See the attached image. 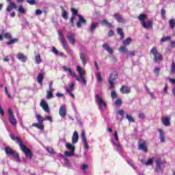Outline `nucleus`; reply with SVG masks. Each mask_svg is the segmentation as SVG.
<instances>
[{"label":"nucleus","mask_w":175,"mask_h":175,"mask_svg":"<svg viewBox=\"0 0 175 175\" xmlns=\"http://www.w3.org/2000/svg\"><path fill=\"white\" fill-rule=\"evenodd\" d=\"M96 103L98 107L99 110L103 111L107 107V104L102 97L98 94L95 95Z\"/></svg>","instance_id":"1"},{"label":"nucleus","mask_w":175,"mask_h":175,"mask_svg":"<svg viewBox=\"0 0 175 175\" xmlns=\"http://www.w3.org/2000/svg\"><path fill=\"white\" fill-rule=\"evenodd\" d=\"M118 77V75H117V72H113L110 75L108 79V83L109 84V90H113V88H114V85H116V80H117Z\"/></svg>","instance_id":"2"},{"label":"nucleus","mask_w":175,"mask_h":175,"mask_svg":"<svg viewBox=\"0 0 175 175\" xmlns=\"http://www.w3.org/2000/svg\"><path fill=\"white\" fill-rule=\"evenodd\" d=\"M150 54H152L154 55L153 59L154 62H157V64H159V62L163 59L162 55L160 54L159 52H158L157 48H152L150 51Z\"/></svg>","instance_id":"3"},{"label":"nucleus","mask_w":175,"mask_h":175,"mask_svg":"<svg viewBox=\"0 0 175 175\" xmlns=\"http://www.w3.org/2000/svg\"><path fill=\"white\" fill-rule=\"evenodd\" d=\"M66 148L70 150V152L66 151L64 152L66 157H73L75 155V151L76 150L75 146L72 145V144L67 143L66 144Z\"/></svg>","instance_id":"4"},{"label":"nucleus","mask_w":175,"mask_h":175,"mask_svg":"<svg viewBox=\"0 0 175 175\" xmlns=\"http://www.w3.org/2000/svg\"><path fill=\"white\" fill-rule=\"evenodd\" d=\"M5 154H7V155H12V157H14V158H15V159H16V162H20V156L18 155V154L16 153V152H14V150H13V149L10 148L9 147H5Z\"/></svg>","instance_id":"5"},{"label":"nucleus","mask_w":175,"mask_h":175,"mask_svg":"<svg viewBox=\"0 0 175 175\" xmlns=\"http://www.w3.org/2000/svg\"><path fill=\"white\" fill-rule=\"evenodd\" d=\"M156 166L154 168V172L156 173H159V172H163V168L162 167V165H163V161L161 159H157L155 161Z\"/></svg>","instance_id":"6"},{"label":"nucleus","mask_w":175,"mask_h":175,"mask_svg":"<svg viewBox=\"0 0 175 175\" xmlns=\"http://www.w3.org/2000/svg\"><path fill=\"white\" fill-rule=\"evenodd\" d=\"M21 151H23V152L25 153V157L27 158H29V159H32L33 154L31 150L28 149L27 146H25V145H21Z\"/></svg>","instance_id":"7"},{"label":"nucleus","mask_w":175,"mask_h":175,"mask_svg":"<svg viewBox=\"0 0 175 175\" xmlns=\"http://www.w3.org/2000/svg\"><path fill=\"white\" fill-rule=\"evenodd\" d=\"M66 38L69 41V42L70 43V44H72V46H75L76 43V39L75 38V33H73V32L72 31H68L67 33Z\"/></svg>","instance_id":"8"},{"label":"nucleus","mask_w":175,"mask_h":175,"mask_svg":"<svg viewBox=\"0 0 175 175\" xmlns=\"http://www.w3.org/2000/svg\"><path fill=\"white\" fill-rule=\"evenodd\" d=\"M81 139L83 143L84 148L86 151H88V148H90V146L88 145V142H87V137H85V133L82 131L81 133Z\"/></svg>","instance_id":"9"},{"label":"nucleus","mask_w":175,"mask_h":175,"mask_svg":"<svg viewBox=\"0 0 175 175\" xmlns=\"http://www.w3.org/2000/svg\"><path fill=\"white\" fill-rule=\"evenodd\" d=\"M40 106L42 107L43 110L46 113H50V108L49 107V104H47V102H46V100H42L40 103Z\"/></svg>","instance_id":"10"},{"label":"nucleus","mask_w":175,"mask_h":175,"mask_svg":"<svg viewBox=\"0 0 175 175\" xmlns=\"http://www.w3.org/2000/svg\"><path fill=\"white\" fill-rule=\"evenodd\" d=\"M58 35L59 40H60L63 47H66L65 44H66V40L65 39V36H64L61 30H58Z\"/></svg>","instance_id":"11"},{"label":"nucleus","mask_w":175,"mask_h":175,"mask_svg":"<svg viewBox=\"0 0 175 175\" xmlns=\"http://www.w3.org/2000/svg\"><path fill=\"white\" fill-rule=\"evenodd\" d=\"M161 122L164 126H170V117L163 116L161 118Z\"/></svg>","instance_id":"12"},{"label":"nucleus","mask_w":175,"mask_h":175,"mask_svg":"<svg viewBox=\"0 0 175 175\" xmlns=\"http://www.w3.org/2000/svg\"><path fill=\"white\" fill-rule=\"evenodd\" d=\"M79 21L77 23V28H81V24H87V20H85L83 16L78 15Z\"/></svg>","instance_id":"13"},{"label":"nucleus","mask_w":175,"mask_h":175,"mask_svg":"<svg viewBox=\"0 0 175 175\" xmlns=\"http://www.w3.org/2000/svg\"><path fill=\"white\" fill-rule=\"evenodd\" d=\"M71 12L72 13L71 18H70V23H71V25L72 27H73V25H75V16H77V13H79V10L75 9V8H71Z\"/></svg>","instance_id":"14"},{"label":"nucleus","mask_w":175,"mask_h":175,"mask_svg":"<svg viewBox=\"0 0 175 175\" xmlns=\"http://www.w3.org/2000/svg\"><path fill=\"white\" fill-rule=\"evenodd\" d=\"M10 136L12 140H13L14 142H16L18 144H19V146L21 148V146H24V144H23V141L20 139V137H16L13 134H10Z\"/></svg>","instance_id":"15"},{"label":"nucleus","mask_w":175,"mask_h":175,"mask_svg":"<svg viewBox=\"0 0 175 175\" xmlns=\"http://www.w3.org/2000/svg\"><path fill=\"white\" fill-rule=\"evenodd\" d=\"M59 114L60 117H66V107L65 105H63L60 107L59 110Z\"/></svg>","instance_id":"16"},{"label":"nucleus","mask_w":175,"mask_h":175,"mask_svg":"<svg viewBox=\"0 0 175 175\" xmlns=\"http://www.w3.org/2000/svg\"><path fill=\"white\" fill-rule=\"evenodd\" d=\"M13 9H17V5L14 2H10L6 8V12L10 13Z\"/></svg>","instance_id":"17"},{"label":"nucleus","mask_w":175,"mask_h":175,"mask_svg":"<svg viewBox=\"0 0 175 175\" xmlns=\"http://www.w3.org/2000/svg\"><path fill=\"white\" fill-rule=\"evenodd\" d=\"M158 132L159 133L160 142L161 143H165V142H166V139L165 138V132L161 129H159Z\"/></svg>","instance_id":"18"},{"label":"nucleus","mask_w":175,"mask_h":175,"mask_svg":"<svg viewBox=\"0 0 175 175\" xmlns=\"http://www.w3.org/2000/svg\"><path fill=\"white\" fill-rule=\"evenodd\" d=\"M75 90V83H72L70 85L69 88L66 90V92H68L72 98H75V94L72 92Z\"/></svg>","instance_id":"19"},{"label":"nucleus","mask_w":175,"mask_h":175,"mask_svg":"<svg viewBox=\"0 0 175 175\" xmlns=\"http://www.w3.org/2000/svg\"><path fill=\"white\" fill-rule=\"evenodd\" d=\"M103 47L107 51V53H109V54H113L114 53L107 42L104 43Z\"/></svg>","instance_id":"20"},{"label":"nucleus","mask_w":175,"mask_h":175,"mask_svg":"<svg viewBox=\"0 0 175 175\" xmlns=\"http://www.w3.org/2000/svg\"><path fill=\"white\" fill-rule=\"evenodd\" d=\"M142 27L145 28V29H150V28L152 29V21H148L146 23H144Z\"/></svg>","instance_id":"21"},{"label":"nucleus","mask_w":175,"mask_h":175,"mask_svg":"<svg viewBox=\"0 0 175 175\" xmlns=\"http://www.w3.org/2000/svg\"><path fill=\"white\" fill-rule=\"evenodd\" d=\"M77 142H79V133H77V131H75L72 137V143L76 144Z\"/></svg>","instance_id":"22"},{"label":"nucleus","mask_w":175,"mask_h":175,"mask_svg":"<svg viewBox=\"0 0 175 175\" xmlns=\"http://www.w3.org/2000/svg\"><path fill=\"white\" fill-rule=\"evenodd\" d=\"M120 92L122 94H130L131 88H128V86L123 85L120 88Z\"/></svg>","instance_id":"23"},{"label":"nucleus","mask_w":175,"mask_h":175,"mask_svg":"<svg viewBox=\"0 0 175 175\" xmlns=\"http://www.w3.org/2000/svg\"><path fill=\"white\" fill-rule=\"evenodd\" d=\"M63 70H64V72H68L70 75V76H72V77H76V73L73 72L70 68L63 66Z\"/></svg>","instance_id":"24"},{"label":"nucleus","mask_w":175,"mask_h":175,"mask_svg":"<svg viewBox=\"0 0 175 175\" xmlns=\"http://www.w3.org/2000/svg\"><path fill=\"white\" fill-rule=\"evenodd\" d=\"M43 80H44V76L43 75V74H38L37 77V81L38 84H40V85H43Z\"/></svg>","instance_id":"25"},{"label":"nucleus","mask_w":175,"mask_h":175,"mask_svg":"<svg viewBox=\"0 0 175 175\" xmlns=\"http://www.w3.org/2000/svg\"><path fill=\"white\" fill-rule=\"evenodd\" d=\"M16 58L19 59V61H21L22 62H27V56L24 55V54L23 53H18Z\"/></svg>","instance_id":"26"},{"label":"nucleus","mask_w":175,"mask_h":175,"mask_svg":"<svg viewBox=\"0 0 175 175\" xmlns=\"http://www.w3.org/2000/svg\"><path fill=\"white\" fill-rule=\"evenodd\" d=\"M113 16L114 18H116V20L118 21V23H125V19H124V18H122V16H121L120 14H115Z\"/></svg>","instance_id":"27"},{"label":"nucleus","mask_w":175,"mask_h":175,"mask_svg":"<svg viewBox=\"0 0 175 175\" xmlns=\"http://www.w3.org/2000/svg\"><path fill=\"white\" fill-rule=\"evenodd\" d=\"M77 72L79 73V78L80 77H84V75H85V70H83V68H81V67L78 66L77 68Z\"/></svg>","instance_id":"28"},{"label":"nucleus","mask_w":175,"mask_h":175,"mask_svg":"<svg viewBox=\"0 0 175 175\" xmlns=\"http://www.w3.org/2000/svg\"><path fill=\"white\" fill-rule=\"evenodd\" d=\"M8 120L10 124H12L14 126H16V125H17V120L16 119V118H14V115L10 116Z\"/></svg>","instance_id":"29"},{"label":"nucleus","mask_w":175,"mask_h":175,"mask_svg":"<svg viewBox=\"0 0 175 175\" xmlns=\"http://www.w3.org/2000/svg\"><path fill=\"white\" fill-rule=\"evenodd\" d=\"M119 51L120 53H122V54H128L129 51L128 50V48H126L125 45H123L119 48Z\"/></svg>","instance_id":"30"},{"label":"nucleus","mask_w":175,"mask_h":175,"mask_svg":"<svg viewBox=\"0 0 175 175\" xmlns=\"http://www.w3.org/2000/svg\"><path fill=\"white\" fill-rule=\"evenodd\" d=\"M80 59L82 61V64L84 66L87 65V57H85V54L80 53Z\"/></svg>","instance_id":"31"},{"label":"nucleus","mask_w":175,"mask_h":175,"mask_svg":"<svg viewBox=\"0 0 175 175\" xmlns=\"http://www.w3.org/2000/svg\"><path fill=\"white\" fill-rule=\"evenodd\" d=\"M60 8L62 12V17H63L64 18V20H68V12H66V10H65V8H64V7L61 6Z\"/></svg>","instance_id":"32"},{"label":"nucleus","mask_w":175,"mask_h":175,"mask_svg":"<svg viewBox=\"0 0 175 175\" xmlns=\"http://www.w3.org/2000/svg\"><path fill=\"white\" fill-rule=\"evenodd\" d=\"M75 78L77 81H81L83 85H87V80H85V78H84V77H81L79 78L77 77V75H76Z\"/></svg>","instance_id":"33"},{"label":"nucleus","mask_w":175,"mask_h":175,"mask_svg":"<svg viewBox=\"0 0 175 175\" xmlns=\"http://www.w3.org/2000/svg\"><path fill=\"white\" fill-rule=\"evenodd\" d=\"M138 18L142 25L144 23H146V18H147V16L144 14H142L138 16Z\"/></svg>","instance_id":"34"},{"label":"nucleus","mask_w":175,"mask_h":175,"mask_svg":"<svg viewBox=\"0 0 175 175\" xmlns=\"http://www.w3.org/2000/svg\"><path fill=\"white\" fill-rule=\"evenodd\" d=\"M101 24L105 25V27H108V28H113V25L110 23L107 20L105 19L101 21Z\"/></svg>","instance_id":"35"},{"label":"nucleus","mask_w":175,"mask_h":175,"mask_svg":"<svg viewBox=\"0 0 175 175\" xmlns=\"http://www.w3.org/2000/svg\"><path fill=\"white\" fill-rule=\"evenodd\" d=\"M131 43H132V38L131 37H129L123 41V46H129Z\"/></svg>","instance_id":"36"},{"label":"nucleus","mask_w":175,"mask_h":175,"mask_svg":"<svg viewBox=\"0 0 175 175\" xmlns=\"http://www.w3.org/2000/svg\"><path fill=\"white\" fill-rule=\"evenodd\" d=\"M111 143L112 144H113V146H116V149L117 150V151H121V150H122V147H121V145L118 143H116L113 139L111 140Z\"/></svg>","instance_id":"37"},{"label":"nucleus","mask_w":175,"mask_h":175,"mask_svg":"<svg viewBox=\"0 0 175 175\" xmlns=\"http://www.w3.org/2000/svg\"><path fill=\"white\" fill-rule=\"evenodd\" d=\"M32 126H36V128H38V129H40V131H43V129H44V126H43V124L40 123H34L32 124Z\"/></svg>","instance_id":"38"},{"label":"nucleus","mask_w":175,"mask_h":175,"mask_svg":"<svg viewBox=\"0 0 175 175\" xmlns=\"http://www.w3.org/2000/svg\"><path fill=\"white\" fill-rule=\"evenodd\" d=\"M139 150H142L144 152H147V146L144 144H140L138 147Z\"/></svg>","instance_id":"39"},{"label":"nucleus","mask_w":175,"mask_h":175,"mask_svg":"<svg viewBox=\"0 0 175 175\" xmlns=\"http://www.w3.org/2000/svg\"><path fill=\"white\" fill-rule=\"evenodd\" d=\"M96 27H98V23H92V25L89 29L90 32L93 33L94 31L96 29Z\"/></svg>","instance_id":"40"},{"label":"nucleus","mask_w":175,"mask_h":175,"mask_svg":"<svg viewBox=\"0 0 175 175\" xmlns=\"http://www.w3.org/2000/svg\"><path fill=\"white\" fill-rule=\"evenodd\" d=\"M66 46H63L64 50L68 53V54H70V55H73V50L69 49V46L67 44H65Z\"/></svg>","instance_id":"41"},{"label":"nucleus","mask_w":175,"mask_h":175,"mask_svg":"<svg viewBox=\"0 0 175 175\" xmlns=\"http://www.w3.org/2000/svg\"><path fill=\"white\" fill-rule=\"evenodd\" d=\"M36 117L39 124H43V122L46 121V119L42 118V116H40V114H37Z\"/></svg>","instance_id":"42"},{"label":"nucleus","mask_w":175,"mask_h":175,"mask_svg":"<svg viewBox=\"0 0 175 175\" xmlns=\"http://www.w3.org/2000/svg\"><path fill=\"white\" fill-rule=\"evenodd\" d=\"M118 33L120 36V40H122L124 39V31L122 29L118 27Z\"/></svg>","instance_id":"43"},{"label":"nucleus","mask_w":175,"mask_h":175,"mask_svg":"<svg viewBox=\"0 0 175 175\" xmlns=\"http://www.w3.org/2000/svg\"><path fill=\"white\" fill-rule=\"evenodd\" d=\"M18 42V38L11 39L9 42H7L8 46H10L11 44H14V43H17Z\"/></svg>","instance_id":"44"},{"label":"nucleus","mask_w":175,"mask_h":175,"mask_svg":"<svg viewBox=\"0 0 175 175\" xmlns=\"http://www.w3.org/2000/svg\"><path fill=\"white\" fill-rule=\"evenodd\" d=\"M170 73H171V75H175V63H174V62H173L172 63Z\"/></svg>","instance_id":"45"},{"label":"nucleus","mask_w":175,"mask_h":175,"mask_svg":"<svg viewBox=\"0 0 175 175\" xmlns=\"http://www.w3.org/2000/svg\"><path fill=\"white\" fill-rule=\"evenodd\" d=\"M169 25L170 26V28H172V29H174V26H175V20L174 19H171L169 21Z\"/></svg>","instance_id":"46"},{"label":"nucleus","mask_w":175,"mask_h":175,"mask_svg":"<svg viewBox=\"0 0 175 175\" xmlns=\"http://www.w3.org/2000/svg\"><path fill=\"white\" fill-rule=\"evenodd\" d=\"M36 63L39 64L42 62V59L40 58V55H36L35 57Z\"/></svg>","instance_id":"47"},{"label":"nucleus","mask_w":175,"mask_h":175,"mask_svg":"<svg viewBox=\"0 0 175 175\" xmlns=\"http://www.w3.org/2000/svg\"><path fill=\"white\" fill-rule=\"evenodd\" d=\"M18 12H19V13H21L22 14H24L25 13V9L23 8V5H19Z\"/></svg>","instance_id":"48"},{"label":"nucleus","mask_w":175,"mask_h":175,"mask_svg":"<svg viewBox=\"0 0 175 175\" xmlns=\"http://www.w3.org/2000/svg\"><path fill=\"white\" fill-rule=\"evenodd\" d=\"M96 77H97L98 83H102L103 79H102V75H100V72H98L96 74Z\"/></svg>","instance_id":"49"},{"label":"nucleus","mask_w":175,"mask_h":175,"mask_svg":"<svg viewBox=\"0 0 175 175\" xmlns=\"http://www.w3.org/2000/svg\"><path fill=\"white\" fill-rule=\"evenodd\" d=\"M46 150L48 152H49V154H55L54 149L53 148L46 146Z\"/></svg>","instance_id":"50"},{"label":"nucleus","mask_w":175,"mask_h":175,"mask_svg":"<svg viewBox=\"0 0 175 175\" xmlns=\"http://www.w3.org/2000/svg\"><path fill=\"white\" fill-rule=\"evenodd\" d=\"M111 97L112 99H117V98H118L117 93L115 91L111 92Z\"/></svg>","instance_id":"51"},{"label":"nucleus","mask_w":175,"mask_h":175,"mask_svg":"<svg viewBox=\"0 0 175 175\" xmlns=\"http://www.w3.org/2000/svg\"><path fill=\"white\" fill-rule=\"evenodd\" d=\"M127 55H129V57H135V55H136V51H129L127 53Z\"/></svg>","instance_id":"52"},{"label":"nucleus","mask_w":175,"mask_h":175,"mask_svg":"<svg viewBox=\"0 0 175 175\" xmlns=\"http://www.w3.org/2000/svg\"><path fill=\"white\" fill-rule=\"evenodd\" d=\"M126 118L128 119L129 122H135V119L132 116L127 114Z\"/></svg>","instance_id":"53"},{"label":"nucleus","mask_w":175,"mask_h":175,"mask_svg":"<svg viewBox=\"0 0 175 175\" xmlns=\"http://www.w3.org/2000/svg\"><path fill=\"white\" fill-rule=\"evenodd\" d=\"M170 39V37H169V36L163 37V38H161L160 42H161V43H163L165 42H167V40H169Z\"/></svg>","instance_id":"54"},{"label":"nucleus","mask_w":175,"mask_h":175,"mask_svg":"<svg viewBox=\"0 0 175 175\" xmlns=\"http://www.w3.org/2000/svg\"><path fill=\"white\" fill-rule=\"evenodd\" d=\"M152 162H154V161L152 160V159H149L148 160V161L145 163V165H146V166H150V165H152Z\"/></svg>","instance_id":"55"},{"label":"nucleus","mask_w":175,"mask_h":175,"mask_svg":"<svg viewBox=\"0 0 175 175\" xmlns=\"http://www.w3.org/2000/svg\"><path fill=\"white\" fill-rule=\"evenodd\" d=\"M3 37L5 39H12V34H10V33H5L3 34Z\"/></svg>","instance_id":"56"},{"label":"nucleus","mask_w":175,"mask_h":175,"mask_svg":"<svg viewBox=\"0 0 175 175\" xmlns=\"http://www.w3.org/2000/svg\"><path fill=\"white\" fill-rule=\"evenodd\" d=\"M53 92H47V94H46V99H51V98H53Z\"/></svg>","instance_id":"57"},{"label":"nucleus","mask_w":175,"mask_h":175,"mask_svg":"<svg viewBox=\"0 0 175 175\" xmlns=\"http://www.w3.org/2000/svg\"><path fill=\"white\" fill-rule=\"evenodd\" d=\"M122 104V102L120 99H118L115 101L116 106H121Z\"/></svg>","instance_id":"58"},{"label":"nucleus","mask_w":175,"mask_h":175,"mask_svg":"<svg viewBox=\"0 0 175 175\" xmlns=\"http://www.w3.org/2000/svg\"><path fill=\"white\" fill-rule=\"evenodd\" d=\"M27 3L29 5H36V1L35 0H27Z\"/></svg>","instance_id":"59"},{"label":"nucleus","mask_w":175,"mask_h":175,"mask_svg":"<svg viewBox=\"0 0 175 175\" xmlns=\"http://www.w3.org/2000/svg\"><path fill=\"white\" fill-rule=\"evenodd\" d=\"M43 12L40 10H36L35 12L36 16H40Z\"/></svg>","instance_id":"60"},{"label":"nucleus","mask_w":175,"mask_h":175,"mask_svg":"<svg viewBox=\"0 0 175 175\" xmlns=\"http://www.w3.org/2000/svg\"><path fill=\"white\" fill-rule=\"evenodd\" d=\"M81 169L83 171H85L86 169H88V165L87 164H83L81 166Z\"/></svg>","instance_id":"61"},{"label":"nucleus","mask_w":175,"mask_h":175,"mask_svg":"<svg viewBox=\"0 0 175 175\" xmlns=\"http://www.w3.org/2000/svg\"><path fill=\"white\" fill-rule=\"evenodd\" d=\"M52 52L53 53V54H55V55H58L59 51H58V50H57V49L55 47H53L52 49Z\"/></svg>","instance_id":"62"},{"label":"nucleus","mask_w":175,"mask_h":175,"mask_svg":"<svg viewBox=\"0 0 175 175\" xmlns=\"http://www.w3.org/2000/svg\"><path fill=\"white\" fill-rule=\"evenodd\" d=\"M159 70H161L159 68H154V74L156 76H159Z\"/></svg>","instance_id":"63"},{"label":"nucleus","mask_w":175,"mask_h":175,"mask_svg":"<svg viewBox=\"0 0 175 175\" xmlns=\"http://www.w3.org/2000/svg\"><path fill=\"white\" fill-rule=\"evenodd\" d=\"M165 14H166V10L162 9L161 10V16L163 18H165Z\"/></svg>","instance_id":"64"}]
</instances>
